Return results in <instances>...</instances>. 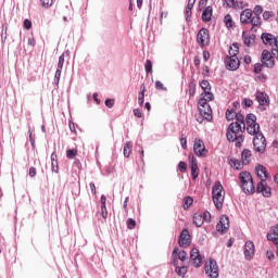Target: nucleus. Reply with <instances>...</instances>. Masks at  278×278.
<instances>
[{"label": "nucleus", "mask_w": 278, "mask_h": 278, "mask_svg": "<svg viewBox=\"0 0 278 278\" xmlns=\"http://www.w3.org/2000/svg\"><path fill=\"white\" fill-rule=\"evenodd\" d=\"M255 170L257 177L261 178V181L256 186V192L258 194H263V197L266 198L270 197L273 194V191L270 187L266 185V180L268 179V177H270V174H268V170L266 169V167H264V165H257L255 167Z\"/></svg>", "instance_id": "1"}, {"label": "nucleus", "mask_w": 278, "mask_h": 278, "mask_svg": "<svg viewBox=\"0 0 278 278\" xmlns=\"http://www.w3.org/2000/svg\"><path fill=\"white\" fill-rule=\"evenodd\" d=\"M214 99V93H207L206 98L201 97L198 103V110L200 112V117L197 118L198 123H203V121H207V123L212 122V106L207 102Z\"/></svg>", "instance_id": "2"}, {"label": "nucleus", "mask_w": 278, "mask_h": 278, "mask_svg": "<svg viewBox=\"0 0 278 278\" xmlns=\"http://www.w3.org/2000/svg\"><path fill=\"white\" fill-rule=\"evenodd\" d=\"M244 130L239 124H230L226 132V138L229 142H235L237 148H240L242 147V142H244Z\"/></svg>", "instance_id": "3"}, {"label": "nucleus", "mask_w": 278, "mask_h": 278, "mask_svg": "<svg viewBox=\"0 0 278 278\" xmlns=\"http://www.w3.org/2000/svg\"><path fill=\"white\" fill-rule=\"evenodd\" d=\"M241 188L245 194H253L255 192V185L253 184V176L249 172H241L239 174Z\"/></svg>", "instance_id": "4"}, {"label": "nucleus", "mask_w": 278, "mask_h": 278, "mask_svg": "<svg viewBox=\"0 0 278 278\" xmlns=\"http://www.w3.org/2000/svg\"><path fill=\"white\" fill-rule=\"evenodd\" d=\"M223 190V185L220 182H215L212 189V194L216 210H223V203H225V191Z\"/></svg>", "instance_id": "5"}, {"label": "nucleus", "mask_w": 278, "mask_h": 278, "mask_svg": "<svg viewBox=\"0 0 278 278\" xmlns=\"http://www.w3.org/2000/svg\"><path fill=\"white\" fill-rule=\"evenodd\" d=\"M261 38L264 45H266L267 47H271L273 55H278V37H275V35L269 33H263Z\"/></svg>", "instance_id": "6"}, {"label": "nucleus", "mask_w": 278, "mask_h": 278, "mask_svg": "<svg viewBox=\"0 0 278 278\" xmlns=\"http://www.w3.org/2000/svg\"><path fill=\"white\" fill-rule=\"evenodd\" d=\"M245 123L248 125L247 131L250 136H257L260 132V124H257V117L254 114H248L245 118Z\"/></svg>", "instance_id": "7"}, {"label": "nucleus", "mask_w": 278, "mask_h": 278, "mask_svg": "<svg viewBox=\"0 0 278 278\" xmlns=\"http://www.w3.org/2000/svg\"><path fill=\"white\" fill-rule=\"evenodd\" d=\"M253 147L254 151H256L257 153H264V151H266V137H264L262 132L254 136Z\"/></svg>", "instance_id": "8"}, {"label": "nucleus", "mask_w": 278, "mask_h": 278, "mask_svg": "<svg viewBox=\"0 0 278 278\" xmlns=\"http://www.w3.org/2000/svg\"><path fill=\"white\" fill-rule=\"evenodd\" d=\"M212 220V214L210 212L195 213L193 216V225L195 227H203V223H210Z\"/></svg>", "instance_id": "9"}, {"label": "nucleus", "mask_w": 278, "mask_h": 278, "mask_svg": "<svg viewBox=\"0 0 278 278\" xmlns=\"http://www.w3.org/2000/svg\"><path fill=\"white\" fill-rule=\"evenodd\" d=\"M205 274L211 278H218V264L215 260H210L205 263Z\"/></svg>", "instance_id": "10"}, {"label": "nucleus", "mask_w": 278, "mask_h": 278, "mask_svg": "<svg viewBox=\"0 0 278 278\" xmlns=\"http://www.w3.org/2000/svg\"><path fill=\"white\" fill-rule=\"evenodd\" d=\"M197 42L200 47L210 46V30L207 28H201L197 35Z\"/></svg>", "instance_id": "11"}, {"label": "nucleus", "mask_w": 278, "mask_h": 278, "mask_svg": "<svg viewBox=\"0 0 278 278\" xmlns=\"http://www.w3.org/2000/svg\"><path fill=\"white\" fill-rule=\"evenodd\" d=\"M275 54L270 53L268 50H263L261 55V62L267 68H275Z\"/></svg>", "instance_id": "12"}, {"label": "nucleus", "mask_w": 278, "mask_h": 278, "mask_svg": "<svg viewBox=\"0 0 278 278\" xmlns=\"http://www.w3.org/2000/svg\"><path fill=\"white\" fill-rule=\"evenodd\" d=\"M192 243V237L190 236V231L188 229H182L178 238V244L182 249H188V247Z\"/></svg>", "instance_id": "13"}, {"label": "nucleus", "mask_w": 278, "mask_h": 278, "mask_svg": "<svg viewBox=\"0 0 278 278\" xmlns=\"http://www.w3.org/2000/svg\"><path fill=\"white\" fill-rule=\"evenodd\" d=\"M193 151L195 155L199 157H205L207 155V150L205 149V143H203V140L195 139L193 144Z\"/></svg>", "instance_id": "14"}, {"label": "nucleus", "mask_w": 278, "mask_h": 278, "mask_svg": "<svg viewBox=\"0 0 278 278\" xmlns=\"http://www.w3.org/2000/svg\"><path fill=\"white\" fill-rule=\"evenodd\" d=\"M190 260H192L194 268H201L203 265V256H201V253L197 248L191 250Z\"/></svg>", "instance_id": "15"}, {"label": "nucleus", "mask_w": 278, "mask_h": 278, "mask_svg": "<svg viewBox=\"0 0 278 278\" xmlns=\"http://www.w3.org/2000/svg\"><path fill=\"white\" fill-rule=\"evenodd\" d=\"M225 64L228 71H238L240 68V59L238 56H227Z\"/></svg>", "instance_id": "16"}, {"label": "nucleus", "mask_w": 278, "mask_h": 278, "mask_svg": "<svg viewBox=\"0 0 278 278\" xmlns=\"http://www.w3.org/2000/svg\"><path fill=\"white\" fill-rule=\"evenodd\" d=\"M255 256V243L253 241H247L244 244V257L248 262Z\"/></svg>", "instance_id": "17"}, {"label": "nucleus", "mask_w": 278, "mask_h": 278, "mask_svg": "<svg viewBox=\"0 0 278 278\" xmlns=\"http://www.w3.org/2000/svg\"><path fill=\"white\" fill-rule=\"evenodd\" d=\"M229 229V217L226 215H223L216 225V230L219 231L220 233H225Z\"/></svg>", "instance_id": "18"}, {"label": "nucleus", "mask_w": 278, "mask_h": 278, "mask_svg": "<svg viewBox=\"0 0 278 278\" xmlns=\"http://www.w3.org/2000/svg\"><path fill=\"white\" fill-rule=\"evenodd\" d=\"M189 162H190V168H191V177L192 179H197L199 177V163L197 161V157L194 155L189 156Z\"/></svg>", "instance_id": "19"}, {"label": "nucleus", "mask_w": 278, "mask_h": 278, "mask_svg": "<svg viewBox=\"0 0 278 278\" xmlns=\"http://www.w3.org/2000/svg\"><path fill=\"white\" fill-rule=\"evenodd\" d=\"M251 18H253V10L245 9L240 14V21L242 25H249L251 23Z\"/></svg>", "instance_id": "20"}, {"label": "nucleus", "mask_w": 278, "mask_h": 278, "mask_svg": "<svg viewBox=\"0 0 278 278\" xmlns=\"http://www.w3.org/2000/svg\"><path fill=\"white\" fill-rule=\"evenodd\" d=\"M267 240L274 244H278V225L270 228L269 232L267 233Z\"/></svg>", "instance_id": "21"}, {"label": "nucleus", "mask_w": 278, "mask_h": 278, "mask_svg": "<svg viewBox=\"0 0 278 278\" xmlns=\"http://www.w3.org/2000/svg\"><path fill=\"white\" fill-rule=\"evenodd\" d=\"M228 164L231 166V168H235V170H242L244 161H240L238 159H229Z\"/></svg>", "instance_id": "22"}, {"label": "nucleus", "mask_w": 278, "mask_h": 278, "mask_svg": "<svg viewBox=\"0 0 278 278\" xmlns=\"http://www.w3.org/2000/svg\"><path fill=\"white\" fill-rule=\"evenodd\" d=\"M200 87L202 88V90H204V92L201 94V97L207 98V94H212V92H211L212 86L210 85V81L202 80L200 83Z\"/></svg>", "instance_id": "23"}, {"label": "nucleus", "mask_w": 278, "mask_h": 278, "mask_svg": "<svg viewBox=\"0 0 278 278\" xmlns=\"http://www.w3.org/2000/svg\"><path fill=\"white\" fill-rule=\"evenodd\" d=\"M213 12L214 10L212 9V7H206L202 13V21L204 23H210V21H212Z\"/></svg>", "instance_id": "24"}, {"label": "nucleus", "mask_w": 278, "mask_h": 278, "mask_svg": "<svg viewBox=\"0 0 278 278\" xmlns=\"http://www.w3.org/2000/svg\"><path fill=\"white\" fill-rule=\"evenodd\" d=\"M256 101L260 105H268V96L264 92H256Z\"/></svg>", "instance_id": "25"}, {"label": "nucleus", "mask_w": 278, "mask_h": 278, "mask_svg": "<svg viewBox=\"0 0 278 278\" xmlns=\"http://www.w3.org/2000/svg\"><path fill=\"white\" fill-rule=\"evenodd\" d=\"M253 156V152L249 149H244L241 153L243 164H250L251 157Z\"/></svg>", "instance_id": "26"}, {"label": "nucleus", "mask_w": 278, "mask_h": 278, "mask_svg": "<svg viewBox=\"0 0 278 278\" xmlns=\"http://www.w3.org/2000/svg\"><path fill=\"white\" fill-rule=\"evenodd\" d=\"M51 166L53 173H60V167L58 165V154H55V152L51 154Z\"/></svg>", "instance_id": "27"}, {"label": "nucleus", "mask_w": 278, "mask_h": 278, "mask_svg": "<svg viewBox=\"0 0 278 278\" xmlns=\"http://www.w3.org/2000/svg\"><path fill=\"white\" fill-rule=\"evenodd\" d=\"M235 118H236V122H233L232 124H237L242 129H247V125L244 124V115H242L241 113H237Z\"/></svg>", "instance_id": "28"}, {"label": "nucleus", "mask_w": 278, "mask_h": 278, "mask_svg": "<svg viewBox=\"0 0 278 278\" xmlns=\"http://www.w3.org/2000/svg\"><path fill=\"white\" fill-rule=\"evenodd\" d=\"M140 92L138 94V104L140 105V108H142V105H144V92L147 90V88L144 87V85L140 86Z\"/></svg>", "instance_id": "29"}, {"label": "nucleus", "mask_w": 278, "mask_h": 278, "mask_svg": "<svg viewBox=\"0 0 278 278\" xmlns=\"http://www.w3.org/2000/svg\"><path fill=\"white\" fill-rule=\"evenodd\" d=\"M224 23L228 29H230L231 27H236V23L233 22V18L231 17L230 14H227L224 17Z\"/></svg>", "instance_id": "30"}, {"label": "nucleus", "mask_w": 278, "mask_h": 278, "mask_svg": "<svg viewBox=\"0 0 278 278\" xmlns=\"http://www.w3.org/2000/svg\"><path fill=\"white\" fill-rule=\"evenodd\" d=\"M238 53H240V48L238 43H233L229 49V58H238Z\"/></svg>", "instance_id": "31"}, {"label": "nucleus", "mask_w": 278, "mask_h": 278, "mask_svg": "<svg viewBox=\"0 0 278 278\" xmlns=\"http://www.w3.org/2000/svg\"><path fill=\"white\" fill-rule=\"evenodd\" d=\"M192 203H194V200L192 199V197H186L182 200L184 210H190V205H192Z\"/></svg>", "instance_id": "32"}, {"label": "nucleus", "mask_w": 278, "mask_h": 278, "mask_svg": "<svg viewBox=\"0 0 278 278\" xmlns=\"http://www.w3.org/2000/svg\"><path fill=\"white\" fill-rule=\"evenodd\" d=\"M78 153H79V151L77 150V148L72 149V150H67L66 151V157L68 160H75V157H77Z\"/></svg>", "instance_id": "33"}, {"label": "nucleus", "mask_w": 278, "mask_h": 278, "mask_svg": "<svg viewBox=\"0 0 278 278\" xmlns=\"http://www.w3.org/2000/svg\"><path fill=\"white\" fill-rule=\"evenodd\" d=\"M242 36H243L244 46L250 47V45L253 42V37L247 35L245 31H243Z\"/></svg>", "instance_id": "34"}, {"label": "nucleus", "mask_w": 278, "mask_h": 278, "mask_svg": "<svg viewBox=\"0 0 278 278\" xmlns=\"http://www.w3.org/2000/svg\"><path fill=\"white\" fill-rule=\"evenodd\" d=\"M251 25H253L254 27H260V25H262V18L257 15H255L254 17H252L250 20Z\"/></svg>", "instance_id": "35"}, {"label": "nucleus", "mask_w": 278, "mask_h": 278, "mask_svg": "<svg viewBox=\"0 0 278 278\" xmlns=\"http://www.w3.org/2000/svg\"><path fill=\"white\" fill-rule=\"evenodd\" d=\"M124 155L129 157L131 155V142H126L124 146Z\"/></svg>", "instance_id": "36"}, {"label": "nucleus", "mask_w": 278, "mask_h": 278, "mask_svg": "<svg viewBox=\"0 0 278 278\" xmlns=\"http://www.w3.org/2000/svg\"><path fill=\"white\" fill-rule=\"evenodd\" d=\"M236 115H237V113L233 110L226 111V119L227 121H233L236 118Z\"/></svg>", "instance_id": "37"}, {"label": "nucleus", "mask_w": 278, "mask_h": 278, "mask_svg": "<svg viewBox=\"0 0 278 278\" xmlns=\"http://www.w3.org/2000/svg\"><path fill=\"white\" fill-rule=\"evenodd\" d=\"M262 71H264V63H256L254 65V70L253 73H255V75H260V73H262Z\"/></svg>", "instance_id": "38"}, {"label": "nucleus", "mask_w": 278, "mask_h": 278, "mask_svg": "<svg viewBox=\"0 0 278 278\" xmlns=\"http://www.w3.org/2000/svg\"><path fill=\"white\" fill-rule=\"evenodd\" d=\"M40 4L46 10H49V8H51V5H53V0H40Z\"/></svg>", "instance_id": "39"}, {"label": "nucleus", "mask_w": 278, "mask_h": 278, "mask_svg": "<svg viewBox=\"0 0 278 278\" xmlns=\"http://www.w3.org/2000/svg\"><path fill=\"white\" fill-rule=\"evenodd\" d=\"M231 8H233V10H244V2L235 1Z\"/></svg>", "instance_id": "40"}, {"label": "nucleus", "mask_w": 278, "mask_h": 278, "mask_svg": "<svg viewBox=\"0 0 278 278\" xmlns=\"http://www.w3.org/2000/svg\"><path fill=\"white\" fill-rule=\"evenodd\" d=\"M127 229H136V219L128 218L126 222Z\"/></svg>", "instance_id": "41"}, {"label": "nucleus", "mask_w": 278, "mask_h": 278, "mask_svg": "<svg viewBox=\"0 0 278 278\" xmlns=\"http://www.w3.org/2000/svg\"><path fill=\"white\" fill-rule=\"evenodd\" d=\"M194 94H197V85L191 83L189 85V96L194 97Z\"/></svg>", "instance_id": "42"}, {"label": "nucleus", "mask_w": 278, "mask_h": 278, "mask_svg": "<svg viewBox=\"0 0 278 278\" xmlns=\"http://www.w3.org/2000/svg\"><path fill=\"white\" fill-rule=\"evenodd\" d=\"M262 12H264V9L262 8V5H256L254 7L253 9V14L255 16H261L262 15Z\"/></svg>", "instance_id": "43"}, {"label": "nucleus", "mask_w": 278, "mask_h": 278, "mask_svg": "<svg viewBox=\"0 0 278 278\" xmlns=\"http://www.w3.org/2000/svg\"><path fill=\"white\" fill-rule=\"evenodd\" d=\"M146 72L153 73V63L151 62V60L146 61Z\"/></svg>", "instance_id": "44"}, {"label": "nucleus", "mask_w": 278, "mask_h": 278, "mask_svg": "<svg viewBox=\"0 0 278 278\" xmlns=\"http://www.w3.org/2000/svg\"><path fill=\"white\" fill-rule=\"evenodd\" d=\"M2 42L8 40V26H2V35H1Z\"/></svg>", "instance_id": "45"}, {"label": "nucleus", "mask_w": 278, "mask_h": 278, "mask_svg": "<svg viewBox=\"0 0 278 278\" xmlns=\"http://www.w3.org/2000/svg\"><path fill=\"white\" fill-rule=\"evenodd\" d=\"M178 168H179L180 173H186V170L188 169V165L186 164V162L181 161L178 164Z\"/></svg>", "instance_id": "46"}, {"label": "nucleus", "mask_w": 278, "mask_h": 278, "mask_svg": "<svg viewBox=\"0 0 278 278\" xmlns=\"http://www.w3.org/2000/svg\"><path fill=\"white\" fill-rule=\"evenodd\" d=\"M187 257H188V253H186V251H180L178 253V260H180V262H186Z\"/></svg>", "instance_id": "47"}, {"label": "nucleus", "mask_w": 278, "mask_h": 278, "mask_svg": "<svg viewBox=\"0 0 278 278\" xmlns=\"http://www.w3.org/2000/svg\"><path fill=\"white\" fill-rule=\"evenodd\" d=\"M64 68V54H62L61 56H59V62H58V70Z\"/></svg>", "instance_id": "48"}, {"label": "nucleus", "mask_w": 278, "mask_h": 278, "mask_svg": "<svg viewBox=\"0 0 278 278\" xmlns=\"http://www.w3.org/2000/svg\"><path fill=\"white\" fill-rule=\"evenodd\" d=\"M101 216L102 218H108V206L106 205H101Z\"/></svg>", "instance_id": "49"}, {"label": "nucleus", "mask_w": 278, "mask_h": 278, "mask_svg": "<svg viewBox=\"0 0 278 278\" xmlns=\"http://www.w3.org/2000/svg\"><path fill=\"white\" fill-rule=\"evenodd\" d=\"M175 271H176L177 275H186L187 269L184 266L182 267H176Z\"/></svg>", "instance_id": "50"}, {"label": "nucleus", "mask_w": 278, "mask_h": 278, "mask_svg": "<svg viewBox=\"0 0 278 278\" xmlns=\"http://www.w3.org/2000/svg\"><path fill=\"white\" fill-rule=\"evenodd\" d=\"M60 77H62V70H56L54 75V81H56V84H60Z\"/></svg>", "instance_id": "51"}, {"label": "nucleus", "mask_w": 278, "mask_h": 278, "mask_svg": "<svg viewBox=\"0 0 278 278\" xmlns=\"http://www.w3.org/2000/svg\"><path fill=\"white\" fill-rule=\"evenodd\" d=\"M273 12H270V11H265L264 13H263V18H264V21H268V18H270V17H273Z\"/></svg>", "instance_id": "52"}, {"label": "nucleus", "mask_w": 278, "mask_h": 278, "mask_svg": "<svg viewBox=\"0 0 278 278\" xmlns=\"http://www.w3.org/2000/svg\"><path fill=\"white\" fill-rule=\"evenodd\" d=\"M155 88L157 90H166V88L164 87V84H162V81H160V80L155 81Z\"/></svg>", "instance_id": "53"}, {"label": "nucleus", "mask_w": 278, "mask_h": 278, "mask_svg": "<svg viewBox=\"0 0 278 278\" xmlns=\"http://www.w3.org/2000/svg\"><path fill=\"white\" fill-rule=\"evenodd\" d=\"M180 144L182 149H188V140L186 139V137L180 138Z\"/></svg>", "instance_id": "54"}, {"label": "nucleus", "mask_w": 278, "mask_h": 278, "mask_svg": "<svg viewBox=\"0 0 278 278\" xmlns=\"http://www.w3.org/2000/svg\"><path fill=\"white\" fill-rule=\"evenodd\" d=\"M243 103H244L245 108H251L253 105V100L245 98L243 100Z\"/></svg>", "instance_id": "55"}, {"label": "nucleus", "mask_w": 278, "mask_h": 278, "mask_svg": "<svg viewBox=\"0 0 278 278\" xmlns=\"http://www.w3.org/2000/svg\"><path fill=\"white\" fill-rule=\"evenodd\" d=\"M132 112L134 116H136L137 118H142V111H140V109H135Z\"/></svg>", "instance_id": "56"}, {"label": "nucleus", "mask_w": 278, "mask_h": 278, "mask_svg": "<svg viewBox=\"0 0 278 278\" xmlns=\"http://www.w3.org/2000/svg\"><path fill=\"white\" fill-rule=\"evenodd\" d=\"M105 105L106 108H114V99H106Z\"/></svg>", "instance_id": "57"}, {"label": "nucleus", "mask_w": 278, "mask_h": 278, "mask_svg": "<svg viewBox=\"0 0 278 278\" xmlns=\"http://www.w3.org/2000/svg\"><path fill=\"white\" fill-rule=\"evenodd\" d=\"M24 28L25 29H30L31 28V21L24 20Z\"/></svg>", "instance_id": "58"}, {"label": "nucleus", "mask_w": 278, "mask_h": 278, "mask_svg": "<svg viewBox=\"0 0 278 278\" xmlns=\"http://www.w3.org/2000/svg\"><path fill=\"white\" fill-rule=\"evenodd\" d=\"M28 47H36V39L34 37L28 38Z\"/></svg>", "instance_id": "59"}, {"label": "nucleus", "mask_w": 278, "mask_h": 278, "mask_svg": "<svg viewBox=\"0 0 278 278\" xmlns=\"http://www.w3.org/2000/svg\"><path fill=\"white\" fill-rule=\"evenodd\" d=\"M89 188H90L92 194H97V186L94 185V182H90Z\"/></svg>", "instance_id": "60"}, {"label": "nucleus", "mask_w": 278, "mask_h": 278, "mask_svg": "<svg viewBox=\"0 0 278 278\" xmlns=\"http://www.w3.org/2000/svg\"><path fill=\"white\" fill-rule=\"evenodd\" d=\"M194 3H197V0H188L187 8H189V10H192L194 8Z\"/></svg>", "instance_id": "61"}, {"label": "nucleus", "mask_w": 278, "mask_h": 278, "mask_svg": "<svg viewBox=\"0 0 278 278\" xmlns=\"http://www.w3.org/2000/svg\"><path fill=\"white\" fill-rule=\"evenodd\" d=\"M266 257H267L268 260H275V253H273V251H267V252H266Z\"/></svg>", "instance_id": "62"}, {"label": "nucleus", "mask_w": 278, "mask_h": 278, "mask_svg": "<svg viewBox=\"0 0 278 278\" xmlns=\"http://www.w3.org/2000/svg\"><path fill=\"white\" fill-rule=\"evenodd\" d=\"M29 177H36V167L29 168Z\"/></svg>", "instance_id": "63"}, {"label": "nucleus", "mask_w": 278, "mask_h": 278, "mask_svg": "<svg viewBox=\"0 0 278 278\" xmlns=\"http://www.w3.org/2000/svg\"><path fill=\"white\" fill-rule=\"evenodd\" d=\"M228 8H232L236 0H224Z\"/></svg>", "instance_id": "64"}]
</instances>
